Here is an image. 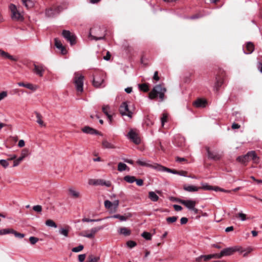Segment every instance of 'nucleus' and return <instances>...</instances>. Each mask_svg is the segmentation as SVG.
I'll list each match as a JSON object with an SVG mask.
<instances>
[{"mask_svg": "<svg viewBox=\"0 0 262 262\" xmlns=\"http://www.w3.org/2000/svg\"><path fill=\"white\" fill-rule=\"evenodd\" d=\"M217 254H210L207 255H201L199 258L196 259L197 261H199L200 259L203 258L205 261L208 260L212 258L215 257L217 256Z\"/></svg>", "mask_w": 262, "mask_h": 262, "instance_id": "29", "label": "nucleus"}, {"mask_svg": "<svg viewBox=\"0 0 262 262\" xmlns=\"http://www.w3.org/2000/svg\"><path fill=\"white\" fill-rule=\"evenodd\" d=\"M173 208H174V210L177 211H180L182 210V207L181 206L178 205H174Z\"/></svg>", "mask_w": 262, "mask_h": 262, "instance_id": "62", "label": "nucleus"}, {"mask_svg": "<svg viewBox=\"0 0 262 262\" xmlns=\"http://www.w3.org/2000/svg\"><path fill=\"white\" fill-rule=\"evenodd\" d=\"M113 203V207L114 210H116L119 205V202L118 200L115 201Z\"/></svg>", "mask_w": 262, "mask_h": 262, "instance_id": "61", "label": "nucleus"}, {"mask_svg": "<svg viewBox=\"0 0 262 262\" xmlns=\"http://www.w3.org/2000/svg\"><path fill=\"white\" fill-rule=\"evenodd\" d=\"M238 216L242 221L246 220V215L245 214L241 212L238 213Z\"/></svg>", "mask_w": 262, "mask_h": 262, "instance_id": "58", "label": "nucleus"}, {"mask_svg": "<svg viewBox=\"0 0 262 262\" xmlns=\"http://www.w3.org/2000/svg\"><path fill=\"white\" fill-rule=\"evenodd\" d=\"M103 229V227H96L92 228L90 231H85L82 234V236L89 238H93L94 237L95 234L99 230Z\"/></svg>", "mask_w": 262, "mask_h": 262, "instance_id": "11", "label": "nucleus"}, {"mask_svg": "<svg viewBox=\"0 0 262 262\" xmlns=\"http://www.w3.org/2000/svg\"><path fill=\"white\" fill-rule=\"evenodd\" d=\"M120 113L122 116H127L129 118H132L133 113L130 111L126 102H123L119 108Z\"/></svg>", "mask_w": 262, "mask_h": 262, "instance_id": "9", "label": "nucleus"}, {"mask_svg": "<svg viewBox=\"0 0 262 262\" xmlns=\"http://www.w3.org/2000/svg\"><path fill=\"white\" fill-rule=\"evenodd\" d=\"M168 116L166 114L164 113L162 115V117L161 118V123L162 126L164 125V123L167 122Z\"/></svg>", "mask_w": 262, "mask_h": 262, "instance_id": "47", "label": "nucleus"}, {"mask_svg": "<svg viewBox=\"0 0 262 262\" xmlns=\"http://www.w3.org/2000/svg\"><path fill=\"white\" fill-rule=\"evenodd\" d=\"M102 146L103 148L114 149L116 146L107 140L104 139L102 142Z\"/></svg>", "mask_w": 262, "mask_h": 262, "instance_id": "24", "label": "nucleus"}, {"mask_svg": "<svg viewBox=\"0 0 262 262\" xmlns=\"http://www.w3.org/2000/svg\"><path fill=\"white\" fill-rule=\"evenodd\" d=\"M171 169H170V168H167V167H164V166H160V170H161L162 171H166L167 172L171 173Z\"/></svg>", "mask_w": 262, "mask_h": 262, "instance_id": "57", "label": "nucleus"}, {"mask_svg": "<svg viewBox=\"0 0 262 262\" xmlns=\"http://www.w3.org/2000/svg\"><path fill=\"white\" fill-rule=\"evenodd\" d=\"M101 219L94 220V219H89L88 218H83L82 220L83 222H98L100 221Z\"/></svg>", "mask_w": 262, "mask_h": 262, "instance_id": "53", "label": "nucleus"}, {"mask_svg": "<svg viewBox=\"0 0 262 262\" xmlns=\"http://www.w3.org/2000/svg\"><path fill=\"white\" fill-rule=\"evenodd\" d=\"M86 255L85 254H80L78 255V261L79 262H83L85 260Z\"/></svg>", "mask_w": 262, "mask_h": 262, "instance_id": "56", "label": "nucleus"}, {"mask_svg": "<svg viewBox=\"0 0 262 262\" xmlns=\"http://www.w3.org/2000/svg\"><path fill=\"white\" fill-rule=\"evenodd\" d=\"M0 56L3 57L4 58L9 59L12 61H17V58H16L11 55H10L8 53L3 51V50L0 49Z\"/></svg>", "mask_w": 262, "mask_h": 262, "instance_id": "19", "label": "nucleus"}, {"mask_svg": "<svg viewBox=\"0 0 262 262\" xmlns=\"http://www.w3.org/2000/svg\"><path fill=\"white\" fill-rule=\"evenodd\" d=\"M254 50V46L251 42H248L246 46V49H243L244 52L246 54H251Z\"/></svg>", "mask_w": 262, "mask_h": 262, "instance_id": "20", "label": "nucleus"}, {"mask_svg": "<svg viewBox=\"0 0 262 262\" xmlns=\"http://www.w3.org/2000/svg\"><path fill=\"white\" fill-rule=\"evenodd\" d=\"M71 196L73 198H78L80 196V193L72 188L69 189Z\"/></svg>", "mask_w": 262, "mask_h": 262, "instance_id": "28", "label": "nucleus"}, {"mask_svg": "<svg viewBox=\"0 0 262 262\" xmlns=\"http://www.w3.org/2000/svg\"><path fill=\"white\" fill-rule=\"evenodd\" d=\"M11 231H11V233L14 234L15 236L16 237H18L19 238H22L25 236V235L24 234L18 233V232L15 231V230H14L13 229H12Z\"/></svg>", "mask_w": 262, "mask_h": 262, "instance_id": "44", "label": "nucleus"}, {"mask_svg": "<svg viewBox=\"0 0 262 262\" xmlns=\"http://www.w3.org/2000/svg\"><path fill=\"white\" fill-rule=\"evenodd\" d=\"M33 66L34 69L32 70L33 72L38 76L42 77L46 70V67H45V66H43L42 64H34Z\"/></svg>", "mask_w": 262, "mask_h": 262, "instance_id": "12", "label": "nucleus"}, {"mask_svg": "<svg viewBox=\"0 0 262 262\" xmlns=\"http://www.w3.org/2000/svg\"><path fill=\"white\" fill-rule=\"evenodd\" d=\"M118 232L119 234H123L125 236H128L131 233L130 230L126 227L120 228L119 229Z\"/></svg>", "mask_w": 262, "mask_h": 262, "instance_id": "25", "label": "nucleus"}, {"mask_svg": "<svg viewBox=\"0 0 262 262\" xmlns=\"http://www.w3.org/2000/svg\"><path fill=\"white\" fill-rule=\"evenodd\" d=\"M29 154V150L27 148L24 149L21 153V156L24 158L26 157Z\"/></svg>", "mask_w": 262, "mask_h": 262, "instance_id": "54", "label": "nucleus"}, {"mask_svg": "<svg viewBox=\"0 0 262 262\" xmlns=\"http://www.w3.org/2000/svg\"><path fill=\"white\" fill-rule=\"evenodd\" d=\"M100 260L99 256H95L93 255H89L86 262H99Z\"/></svg>", "mask_w": 262, "mask_h": 262, "instance_id": "30", "label": "nucleus"}, {"mask_svg": "<svg viewBox=\"0 0 262 262\" xmlns=\"http://www.w3.org/2000/svg\"><path fill=\"white\" fill-rule=\"evenodd\" d=\"M113 218L118 219L121 221H125L127 220V217L120 214H115L112 216Z\"/></svg>", "mask_w": 262, "mask_h": 262, "instance_id": "43", "label": "nucleus"}, {"mask_svg": "<svg viewBox=\"0 0 262 262\" xmlns=\"http://www.w3.org/2000/svg\"><path fill=\"white\" fill-rule=\"evenodd\" d=\"M148 198L153 202H157L158 201L159 198L154 191H150L148 193Z\"/></svg>", "mask_w": 262, "mask_h": 262, "instance_id": "27", "label": "nucleus"}, {"mask_svg": "<svg viewBox=\"0 0 262 262\" xmlns=\"http://www.w3.org/2000/svg\"><path fill=\"white\" fill-rule=\"evenodd\" d=\"M46 225L49 227H52L54 228L57 227V225L56 223L52 220H47L46 221Z\"/></svg>", "mask_w": 262, "mask_h": 262, "instance_id": "39", "label": "nucleus"}, {"mask_svg": "<svg viewBox=\"0 0 262 262\" xmlns=\"http://www.w3.org/2000/svg\"><path fill=\"white\" fill-rule=\"evenodd\" d=\"M206 150L207 152L208 157L209 159L214 160H219L221 158V155L216 151H212L210 150L208 146L205 147Z\"/></svg>", "mask_w": 262, "mask_h": 262, "instance_id": "14", "label": "nucleus"}, {"mask_svg": "<svg viewBox=\"0 0 262 262\" xmlns=\"http://www.w3.org/2000/svg\"><path fill=\"white\" fill-rule=\"evenodd\" d=\"M174 143L178 146H183L185 144V138L179 135H177L174 137Z\"/></svg>", "mask_w": 262, "mask_h": 262, "instance_id": "18", "label": "nucleus"}, {"mask_svg": "<svg viewBox=\"0 0 262 262\" xmlns=\"http://www.w3.org/2000/svg\"><path fill=\"white\" fill-rule=\"evenodd\" d=\"M54 41H55V46L57 48H58L60 46H61L62 45V43L61 42V41L59 40H58V38H55L54 39Z\"/></svg>", "mask_w": 262, "mask_h": 262, "instance_id": "59", "label": "nucleus"}, {"mask_svg": "<svg viewBox=\"0 0 262 262\" xmlns=\"http://www.w3.org/2000/svg\"><path fill=\"white\" fill-rule=\"evenodd\" d=\"M224 82L222 78L216 77V82L215 84V88L216 91H218L220 87L222 85Z\"/></svg>", "mask_w": 262, "mask_h": 262, "instance_id": "31", "label": "nucleus"}, {"mask_svg": "<svg viewBox=\"0 0 262 262\" xmlns=\"http://www.w3.org/2000/svg\"><path fill=\"white\" fill-rule=\"evenodd\" d=\"M57 49H59L61 51V53L63 55L67 54V51L66 48L62 45V44L61 46H60L58 48H57Z\"/></svg>", "mask_w": 262, "mask_h": 262, "instance_id": "52", "label": "nucleus"}, {"mask_svg": "<svg viewBox=\"0 0 262 262\" xmlns=\"http://www.w3.org/2000/svg\"><path fill=\"white\" fill-rule=\"evenodd\" d=\"M127 136L136 144H139L141 142L140 139L138 135L133 130H130L128 132Z\"/></svg>", "mask_w": 262, "mask_h": 262, "instance_id": "15", "label": "nucleus"}, {"mask_svg": "<svg viewBox=\"0 0 262 262\" xmlns=\"http://www.w3.org/2000/svg\"><path fill=\"white\" fill-rule=\"evenodd\" d=\"M12 229H0V235H4L11 233Z\"/></svg>", "mask_w": 262, "mask_h": 262, "instance_id": "45", "label": "nucleus"}, {"mask_svg": "<svg viewBox=\"0 0 262 262\" xmlns=\"http://www.w3.org/2000/svg\"><path fill=\"white\" fill-rule=\"evenodd\" d=\"M83 79L84 76L79 72H76L74 74V83L77 92L82 93L83 91Z\"/></svg>", "mask_w": 262, "mask_h": 262, "instance_id": "4", "label": "nucleus"}, {"mask_svg": "<svg viewBox=\"0 0 262 262\" xmlns=\"http://www.w3.org/2000/svg\"><path fill=\"white\" fill-rule=\"evenodd\" d=\"M127 167V166L125 164H124L123 163L120 162V163H119L118 165V170L119 171H123L125 170L126 169Z\"/></svg>", "mask_w": 262, "mask_h": 262, "instance_id": "37", "label": "nucleus"}, {"mask_svg": "<svg viewBox=\"0 0 262 262\" xmlns=\"http://www.w3.org/2000/svg\"><path fill=\"white\" fill-rule=\"evenodd\" d=\"M181 224L182 225H183V224H185L187 223L188 222V219L187 217H183L181 219Z\"/></svg>", "mask_w": 262, "mask_h": 262, "instance_id": "63", "label": "nucleus"}, {"mask_svg": "<svg viewBox=\"0 0 262 262\" xmlns=\"http://www.w3.org/2000/svg\"><path fill=\"white\" fill-rule=\"evenodd\" d=\"M104 206L106 208L112 209L113 203L108 200H106L104 201Z\"/></svg>", "mask_w": 262, "mask_h": 262, "instance_id": "46", "label": "nucleus"}, {"mask_svg": "<svg viewBox=\"0 0 262 262\" xmlns=\"http://www.w3.org/2000/svg\"><path fill=\"white\" fill-rule=\"evenodd\" d=\"M69 228L70 227L69 226H67L66 228H61L59 230V233L65 237H68L69 236L70 231Z\"/></svg>", "mask_w": 262, "mask_h": 262, "instance_id": "26", "label": "nucleus"}, {"mask_svg": "<svg viewBox=\"0 0 262 262\" xmlns=\"http://www.w3.org/2000/svg\"><path fill=\"white\" fill-rule=\"evenodd\" d=\"M136 163L138 165H140L141 166H145V167H150L152 166L151 164L150 163V161L146 160L145 159H138L136 161Z\"/></svg>", "mask_w": 262, "mask_h": 262, "instance_id": "22", "label": "nucleus"}, {"mask_svg": "<svg viewBox=\"0 0 262 262\" xmlns=\"http://www.w3.org/2000/svg\"><path fill=\"white\" fill-rule=\"evenodd\" d=\"M187 173V171L181 170V171H178V174L181 176L186 177Z\"/></svg>", "mask_w": 262, "mask_h": 262, "instance_id": "64", "label": "nucleus"}, {"mask_svg": "<svg viewBox=\"0 0 262 262\" xmlns=\"http://www.w3.org/2000/svg\"><path fill=\"white\" fill-rule=\"evenodd\" d=\"M33 209L36 212H41L42 211V207L40 205H35L33 207Z\"/></svg>", "mask_w": 262, "mask_h": 262, "instance_id": "51", "label": "nucleus"}, {"mask_svg": "<svg viewBox=\"0 0 262 262\" xmlns=\"http://www.w3.org/2000/svg\"><path fill=\"white\" fill-rule=\"evenodd\" d=\"M236 251H240L241 253L244 251L242 250V248L240 246H235L232 247H229L224 249L221 251L220 255L217 257L220 258L224 256H229L233 254Z\"/></svg>", "mask_w": 262, "mask_h": 262, "instance_id": "5", "label": "nucleus"}, {"mask_svg": "<svg viewBox=\"0 0 262 262\" xmlns=\"http://www.w3.org/2000/svg\"><path fill=\"white\" fill-rule=\"evenodd\" d=\"M8 93L6 91H3L0 93V101L7 96Z\"/></svg>", "mask_w": 262, "mask_h": 262, "instance_id": "55", "label": "nucleus"}, {"mask_svg": "<svg viewBox=\"0 0 262 262\" xmlns=\"http://www.w3.org/2000/svg\"><path fill=\"white\" fill-rule=\"evenodd\" d=\"M38 240L39 239L37 237L34 236H31L29 238V241L32 245H34L36 244L38 241Z\"/></svg>", "mask_w": 262, "mask_h": 262, "instance_id": "49", "label": "nucleus"}, {"mask_svg": "<svg viewBox=\"0 0 262 262\" xmlns=\"http://www.w3.org/2000/svg\"><path fill=\"white\" fill-rule=\"evenodd\" d=\"M0 164L5 168H7L9 166V163L5 160H0Z\"/></svg>", "mask_w": 262, "mask_h": 262, "instance_id": "50", "label": "nucleus"}, {"mask_svg": "<svg viewBox=\"0 0 262 262\" xmlns=\"http://www.w3.org/2000/svg\"><path fill=\"white\" fill-rule=\"evenodd\" d=\"M23 4L26 8H30L33 7V3L31 0H21Z\"/></svg>", "mask_w": 262, "mask_h": 262, "instance_id": "35", "label": "nucleus"}, {"mask_svg": "<svg viewBox=\"0 0 262 262\" xmlns=\"http://www.w3.org/2000/svg\"><path fill=\"white\" fill-rule=\"evenodd\" d=\"M88 183L90 185L94 186H105L109 187L111 186V182L109 181H106L103 179H91L89 180Z\"/></svg>", "mask_w": 262, "mask_h": 262, "instance_id": "8", "label": "nucleus"}, {"mask_svg": "<svg viewBox=\"0 0 262 262\" xmlns=\"http://www.w3.org/2000/svg\"><path fill=\"white\" fill-rule=\"evenodd\" d=\"M81 130L84 133L87 134L99 135H102L99 131L89 126H85L83 127V128H82Z\"/></svg>", "mask_w": 262, "mask_h": 262, "instance_id": "16", "label": "nucleus"}, {"mask_svg": "<svg viewBox=\"0 0 262 262\" xmlns=\"http://www.w3.org/2000/svg\"><path fill=\"white\" fill-rule=\"evenodd\" d=\"M110 109V107L108 105H104L102 107V111L105 114L107 118L111 120L112 116L108 113V110Z\"/></svg>", "mask_w": 262, "mask_h": 262, "instance_id": "33", "label": "nucleus"}, {"mask_svg": "<svg viewBox=\"0 0 262 262\" xmlns=\"http://www.w3.org/2000/svg\"><path fill=\"white\" fill-rule=\"evenodd\" d=\"M35 115L37 118L36 122L39 124V125L41 126H45V124L42 120V116L41 114L38 112H35Z\"/></svg>", "mask_w": 262, "mask_h": 262, "instance_id": "32", "label": "nucleus"}, {"mask_svg": "<svg viewBox=\"0 0 262 262\" xmlns=\"http://www.w3.org/2000/svg\"><path fill=\"white\" fill-rule=\"evenodd\" d=\"M141 236L146 240H150L151 239V234L147 232H143Z\"/></svg>", "mask_w": 262, "mask_h": 262, "instance_id": "41", "label": "nucleus"}, {"mask_svg": "<svg viewBox=\"0 0 262 262\" xmlns=\"http://www.w3.org/2000/svg\"><path fill=\"white\" fill-rule=\"evenodd\" d=\"M62 10V8L61 6H58L54 9L50 8L46 10V15L48 17H54L58 14Z\"/></svg>", "mask_w": 262, "mask_h": 262, "instance_id": "13", "label": "nucleus"}, {"mask_svg": "<svg viewBox=\"0 0 262 262\" xmlns=\"http://www.w3.org/2000/svg\"><path fill=\"white\" fill-rule=\"evenodd\" d=\"M84 248V247L82 245H79L78 246L73 248L72 249V251L73 252H78L82 250Z\"/></svg>", "mask_w": 262, "mask_h": 262, "instance_id": "42", "label": "nucleus"}, {"mask_svg": "<svg viewBox=\"0 0 262 262\" xmlns=\"http://www.w3.org/2000/svg\"><path fill=\"white\" fill-rule=\"evenodd\" d=\"M178 219V216H173L170 217H168L166 218V220L168 224H171L174 223L177 221Z\"/></svg>", "mask_w": 262, "mask_h": 262, "instance_id": "38", "label": "nucleus"}, {"mask_svg": "<svg viewBox=\"0 0 262 262\" xmlns=\"http://www.w3.org/2000/svg\"><path fill=\"white\" fill-rule=\"evenodd\" d=\"M180 203L184 205L186 207H187L189 210H191L192 209H194V207H195L196 202L194 201L187 200H182L180 201Z\"/></svg>", "mask_w": 262, "mask_h": 262, "instance_id": "17", "label": "nucleus"}, {"mask_svg": "<svg viewBox=\"0 0 262 262\" xmlns=\"http://www.w3.org/2000/svg\"><path fill=\"white\" fill-rule=\"evenodd\" d=\"M206 101L203 99H198L193 102V105L196 107H204L206 104Z\"/></svg>", "mask_w": 262, "mask_h": 262, "instance_id": "23", "label": "nucleus"}, {"mask_svg": "<svg viewBox=\"0 0 262 262\" xmlns=\"http://www.w3.org/2000/svg\"><path fill=\"white\" fill-rule=\"evenodd\" d=\"M124 180L129 183H133L135 182L136 178L134 176H126L124 177Z\"/></svg>", "mask_w": 262, "mask_h": 262, "instance_id": "34", "label": "nucleus"}, {"mask_svg": "<svg viewBox=\"0 0 262 262\" xmlns=\"http://www.w3.org/2000/svg\"><path fill=\"white\" fill-rule=\"evenodd\" d=\"M105 30L104 28L101 27H96L91 29L90 36L92 39L95 40H102L105 39Z\"/></svg>", "mask_w": 262, "mask_h": 262, "instance_id": "3", "label": "nucleus"}, {"mask_svg": "<svg viewBox=\"0 0 262 262\" xmlns=\"http://www.w3.org/2000/svg\"><path fill=\"white\" fill-rule=\"evenodd\" d=\"M62 35L68 41L70 42L71 46H73L76 43V37L70 31L63 30L62 32Z\"/></svg>", "mask_w": 262, "mask_h": 262, "instance_id": "7", "label": "nucleus"}, {"mask_svg": "<svg viewBox=\"0 0 262 262\" xmlns=\"http://www.w3.org/2000/svg\"><path fill=\"white\" fill-rule=\"evenodd\" d=\"M11 12V17L13 19L17 21H22L24 19L23 15L18 11L16 6L14 4H10L9 6Z\"/></svg>", "mask_w": 262, "mask_h": 262, "instance_id": "6", "label": "nucleus"}, {"mask_svg": "<svg viewBox=\"0 0 262 262\" xmlns=\"http://www.w3.org/2000/svg\"><path fill=\"white\" fill-rule=\"evenodd\" d=\"M139 88L141 91L144 92H147L149 91V87L147 83L139 84Z\"/></svg>", "mask_w": 262, "mask_h": 262, "instance_id": "36", "label": "nucleus"}, {"mask_svg": "<svg viewBox=\"0 0 262 262\" xmlns=\"http://www.w3.org/2000/svg\"><path fill=\"white\" fill-rule=\"evenodd\" d=\"M104 81V75L102 73H97L94 76L93 84L96 88H99Z\"/></svg>", "mask_w": 262, "mask_h": 262, "instance_id": "10", "label": "nucleus"}, {"mask_svg": "<svg viewBox=\"0 0 262 262\" xmlns=\"http://www.w3.org/2000/svg\"><path fill=\"white\" fill-rule=\"evenodd\" d=\"M126 245L127 247L132 248L137 245V243L133 241H128V242H127Z\"/></svg>", "mask_w": 262, "mask_h": 262, "instance_id": "48", "label": "nucleus"}, {"mask_svg": "<svg viewBox=\"0 0 262 262\" xmlns=\"http://www.w3.org/2000/svg\"><path fill=\"white\" fill-rule=\"evenodd\" d=\"M166 92V89L162 84L156 85L149 93V98L154 99L159 97V101L162 102L164 100Z\"/></svg>", "mask_w": 262, "mask_h": 262, "instance_id": "1", "label": "nucleus"}, {"mask_svg": "<svg viewBox=\"0 0 262 262\" xmlns=\"http://www.w3.org/2000/svg\"><path fill=\"white\" fill-rule=\"evenodd\" d=\"M25 88L29 90H31L33 91H36L37 89V86L36 85H34L30 83H26Z\"/></svg>", "mask_w": 262, "mask_h": 262, "instance_id": "40", "label": "nucleus"}, {"mask_svg": "<svg viewBox=\"0 0 262 262\" xmlns=\"http://www.w3.org/2000/svg\"><path fill=\"white\" fill-rule=\"evenodd\" d=\"M252 160L254 163H258L259 162V157L257 156L255 151H250L246 155L243 156H238L236 158L237 161L246 165L247 162Z\"/></svg>", "mask_w": 262, "mask_h": 262, "instance_id": "2", "label": "nucleus"}, {"mask_svg": "<svg viewBox=\"0 0 262 262\" xmlns=\"http://www.w3.org/2000/svg\"><path fill=\"white\" fill-rule=\"evenodd\" d=\"M201 188V187L193 185H188L186 184L183 185V189L188 192H196Z\"/></svg>", "mask_w": 262, "mask_h": 262, "instance_id": "21", "label": "nucleus"}, {"mask_svg": "<svg viewBox=\"0 0 262 262\" xmlns=\"http://www.w3.org/2000/svg\"><path fill=\"white\" fill-rule=\"evenodd\" d=\"M135 182L137 185L141 186L143 185V181L142 179H136Z\"/></svg>", "mask_w": 262, "mask_h": 262, "instance_id": "60", "label": "nucleus"}]
</instances>
